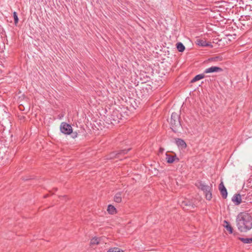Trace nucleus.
Instances as JSON below:
<instances>
[{
    "instance_id": "obj_17",
    "label": "nucleus",
    "mask_w": 252,
    "mask_h": 252,
    "mask_svg": "<svg viewBox=\"0 0 252 252\" xmlns=\"http://www.w3.org/2000/svg\"><path fill=\"white\" fill-rule=\"evenodd\" d=\"M122 192H117L114 197V201L117 203H120L122 201Z\"/></svg>"
},
{
    "instance_id": "obj_9",
    "label": "nucleus",
    "mask_w": 252,
    "mask_h": 252,
    "mask_svg": "<svg viewBox=\"0 0 252 252\" xmlns=\"http://www.w3.org/2000/svg\"><path fill=\"white\" fill-rule=\"evenodd\" d=\"M223 71L222 68L221 67L212 66L209 68H206L204 71V73H214V72H219Z\"/></svg>"
},
{
    "instance_id": "obj_7",
    "label": "nucleus",
    "mask_w": 252,
    "mask_h": 252,
    "mask_svg": "<svg viewBox=\"0 0 252 252\" xmlns=\"http://www.w3.org/2000/svg\"><path fill=\"white\" fill-rule=\"evenodd\" d=\"M243 196V194H235L232 198V201L236 205H239L243 201L242 198Z\"/></svg>"
},
{
    "instance_id": "obj_28",
    "label": "nucleus",
    "mask_w": 252,
    "mask_h": 252,
    "mask_svg": "<svg viewBox=\"0 0 252 252\" xmlns=\"http://www.w3.org/2000/svg\"><path fill=\"white\" fill-rule=\"evenodd\" d=\"M245 17L246 18L247 20H249L250 16H245Z\"/></svg>"
},
{
    "instance_id": "obj_5",
    "label": "nucleus",
    "mask_w": 252,
    "mask_h": 252,
    "mask_svg": "<svg viewBox=\"0 0 252 252\" xmlns=\"http://www.w3.org/2000/svg\"><path fill=\"white\" fill-rule=\"evenodd\" d=\"M72 129L71 125L65 122H63L61 124L60 130L61 132L64 134H70V133H72Z\"/></svg>"
},
{
    "instance_id": "obj_24",
    "label": "nucleus",
    "mask_w": 252,
    "mask_h": 252,
    "mask_svg": "<svg viewBox=\"0 0 252 252\" xmlns=\"http://www.w3.org/2000/svg\"><path fill=\"white\" fill-rule=\"evenodd\" d=\"M13 15L14 24L15 25H16L19 21V18H18V15H17V13L16 12H14L13 13Z\"/></svg>"
},
{
    "instance_id": "obj_3",
    "label": "nucleus",
    "mask_w": 252,
    "mask_h": 252,
    "mask_svg": "<svg viewBox=\"0 0 252 252\" xmlns=\"http://www.w3.org/2000/svg\"><path fill=\"white\" fill-rule=\"evenodd\" d=\"M198 189L202 190L205 195V198L207 200H211L212 198V185L208 186L204 184L202 181H198L195 184Z\"/></svg>"
},
{
    "instance_id": "obj_25",
    "label": "nucleus",
    "mask_w": 252,
    "mask_h": 252,
    "mask_svg": "<svg viewBox=\"0 0 252 252\" xmlns=\"http://www.w3.org/2000/svg\"><path fill=\"white\" fill-rule=\"evenodd\" d=\"M71 136L73 138H75L78 136V133L76 131H73V130L72 129V133H70Z\"/></svg>"
},
{
    "instance_id": "obj_16",
    "label": "nucleus",
    "mask_w": 252,
    "mask_h": 252,
    "mask_svg": "<svg viewBox=\"0 0 252 252\" xmlns=\"http://www.w3.org/2000/svg\"><path fill=\"white\" fill-rule=\"evenodd\" d=\"M205 73L199 74L196 75L190 82V83H193L197 81H199L202 79H203L205 76Z\"/></svg>"
},
{
    "instance_id": "obj_26",
    "label": "nucleus",
    "mask_w": 252,
    "mask_h": 252,
    "mask_svg": "<svg viewBox=\"0 0 252 252\" xmlns=\"http://www.w3.org/2000/svg\"><path fill=\"white\" fill-rule=\"evenodd\" d=\"M147 96H148V94H143L141 97L142 98H147Z\"/></svg>"
},
{
    "instance_id": "obj_18",
    "label": "nucleus",
    "mask_w": 252,
    "mask_h": 252,
    "mask_svg": "<svg viewBox=\"0 0 252 252\" xmlns=\"http://www.w3.org/2000/svg\"><path fill=\"white\" fill-rule=\"evenodd\" d=\"M107 211L110 214H115L117 213L116 208L112 205H109L107 208Z\"/></svg>"
},
{
    "instance_id": "obj_21",
    "label": "nucleus",
    "mask_w": 252,
    "mask_h": 252,
    "mask_svg": "<svg viewBox=\"0 0 252 252\" xmlns=\"http://www.w3.org/2000/svg\"><path fill=\"white\" fill-rule=\"evenodd\" d=\"M223 60V58L221 56H217L210 58L208 59L209 62H219Z\"/></svg>"
},
{
    "instance_id": "obj_1",
    "label": "nucleus",
    "mask_w": 252,
    "mask_h": 252,
    "mask_svg": "<svg viewBox=\"0 0 252 252\" xmlns=\"http://www.w3.org/2000/svg\"><path fill=\"white\" fill-rule=\"evenodd\" d=\"M236 225L240 232H247L252 228V217L245 212L240 213L236 218Z\"/></svg>"
},
{
    "instance_id": "obj_8",
    "label": "nucleus",
    "mask_w": 252,
    "mask_h": 252,
    "mask_svg": "<svg viewBox=\"0 0 252 252\" xmlns=\"http://www.w3.org/2000/svg\"><path fill=\"white\" fill-rule=\"evenodd\" d=\"M128 151H129V149H128V150L125 149V150H121L120 152H119L117 153L116 152H113L109 155V158H120V155L126 154Z\"/></svg>"
},
{
    "instance_id": "obj_22",
    "label": "nucleus",
    "mask_w": 252,
    "mask_h": 252,
    "mask_svg": "<svg viewBox=\"0 0 252 252\" xmlns=\"http://www.w3.org/2000/svg\"><path fill=\"white\" fill-rule=\"evenodd\" d=\"M100 238L97 237L93 238L90 241V245H97L99 243Z\"/></svg>"
},
{
    "instance_id": "obj_2",
    "label": "nucleus",
    "mask_w": 252,
    "mask_h": 252,
    "mask_svg": "<svg viewBox=\"0 0 252 252\" xmlns=\"http://www.w3.org/2000/svg\"><path fill=\"white\" fill-rule=\"evenodd\" d=\"M170 128L174 133L179 132L182 129L180 121V114L173 112L171 114L170 121Z\"/></svg>"
},
{
    "instance_id": "obj_6",
    "label": "nucleus",
    "mask_w": 252,
    "mask_h": 252,
    "mask_svg": "<svg viewBox=\"0 0 252 252\" xmlns=\"http://www.w3.org/2000/svg\"><path fill=\"white\" fill-rule=\"evenodd\" d=\"M181 206L183 209L187 210L193 209L195 207V205L193 204L192 201L189 200H183L181 202Z\"/></svg>"
},
{
    "instance_id": "obj_4",
    "label": "nucleus",
    "mask_w": 252,
    "mask_h": 252,
    "mask_svg": "<svg viewBox=\"0 0 252 252\" xmlns=\"http://www.w3.org/2000/svg\"><path fill=\"white\" fill-rule=\"evenodd\" d=\"M125 115H123L122 112L118 110H114L112 112L110 119L111 123L114 125L115 124H118L120 123V120H122L123 118L126 119V117L127 116V114H124Z\"/></svg>"
},
{
    "instance_id": "obj_27",
    "label": "nucleus",
    "mask_w": 252,
    "mask_h": 252,
    "mask_svg": "<svg viewBox=\"0 0 252 252\" xmlns=\"http://www.w3.org/2000/svg\"><path fill=\"white\" fill-rule=\"evenodd\" d=\"M163 150H164L163 148H160V149H159V152H160V153H162V152H163Z\"/></svg>"
},
{
    "instance_id": "obj_15",
    "label": "nucleus",
    "mask_w": 252,
    "mask_h": 252,
    "mask_svg": "<svg viewBox=\"0 0 252 252\" xmlns=\"http://www.w3.org/2000/svg\"><path fill=\"white\" fill-rule=\"evenodd\" d=\"M223 223L224 227L226 228V229L227 231H229L230 234H232L233 233V229L230 224L229 222L227 220H224Z\"/></svg>"
},
{
    "instance_id": "obj_12",
    "label": "nucleus",
    "mask_w": 252,
    "mask_h": 252,
    "mask_svg": "<svg viewBox=\"0 0 252 252\" xmlns=\"http://www.w3.org/2000/svg\"><path fill=\"white\" fill-rule=\"evenodd\" d=\"M195 43L197 45H199V46L201 47H207V46H210L211 47H213V45L211 44V43H207L206 40H205L204 39H197Z\"/></svg>"
},
{
    "instance_id": "obj_19",
    "label": "nucleus",
    "mask_w": 252,
    "mask_h": 252,
    "mask_svg": "<svg viewBox=\"0 0 252 252\" xmlns=\"http://www.w3.org/2000/svg\"><path fill=\"white\" fill-rule=\"evenodd\" d=\"M238 239L242 241L244 244H251L252 243V238H243L238 237Z\"/></svg>"
},
{
    "instance_id": "obj_29",
    "label": "nucleus",
    "mask_w": 252,
    "mask_h": 252,
    "mask_svg": "<svg viewBox=\"0 0 252 252\" xmlns=\"http://www.w3.org/2000/svg\"><path fill=\"white\" fill-rule=\"evenodd\" d=\"M48 196V194H46V195L44 196V198H47Z\"/></svg>"
},
{
    "instance_id": "obj_10",
    "label": "nucleus",
    "mask_w": 252,
    "mask_h": 252,
    "mask_svg": "<svg viewBox=\"0 0 252 252\" xmlns=\"http://www.w3.org/2000/svg\"><path fill=\"white\" fill-rule=\"evenodd\" d=\"M219 189L220 191V194L222 196V197L223 199L226 198L227 196V191L226 188L224 187V184L222 182H221L219 186Z\"/></svg>"
},
{
    "instance_id": "obj_13",
    "label": "nucleus",
    "mask_w": 252,
    "mask_h": 252,
    "mask_svg": "<svg viewBox=\"0 0 252 252\" xmlns=\"http://www.w3.org/2000/svg\"><path fill=\"white\" fill-rule=\"evenodd\" d=\"M176 144L182 149H185L187 147V144L185 141L181 138H176L175 139Z\"/></svg>"
},
{
    "instance_id": "obj_11",
    "label": "nucleus",
    "mask_w": 252,
    "mask_h": 252,
    "mask_svg": "<svg viewBox=\"0 0 252 252\" xmlns=\"http://www.w3.org/2000/svg\"><path fill=\"white\" fill-rule=\"evenodd\" d=\"M166 161L168 163H172L174 161L178 162L179 161V158L177 157L176 155L171 156L168 154H166Z\"/></svg>"
},
{
    "instance_id": "obj_14",
    "label": "nucleus",
    "mask_w": 252,
    "mask_h": 252,
    "mask_svg": "<svg viewBox=\"0 0 252 252\" xmlns=\"http://www.w3.org/2000/svg\"><path fill=\"white\" fill-rule=\"evenodd\" d=\"M242 198L243 199V202L244 203H247L248 202H251V200H252V193L249 192L247 195L243 194Z\"/></svg>"
},
{
    "instance_id": "obj_20",
    "label": "nucleus",
    "mask_w": 252,
    "mask_h": 252,
    "mask_svg": "<svg viewBox=\"0 0 252 252\" xmlns=\"http://www.w3.org/2000/svg\"><path fill=\"white\" fill-rule=\"evenodd\" d=\"M176 48L180 52H183L185 50V47L181 42H177L176 43Z\"/></svg>"
},
{
    "instance_id": "obj_23",
    "label": "nucleus",
    "mask_w": 252,
    "mask_h": 252,
    "mask_svg": "<svg viewBox=\"0 0 252 252\" xmlns=\"http://www.w3.org/2000/svg\"><path fill=\"white\" fill-rule=\"evenodd\" d=\"M107 252H124L120 248L114 247L109 249Z\"/></svg>"
}]
</instances>
